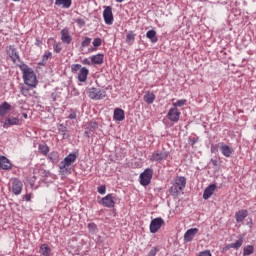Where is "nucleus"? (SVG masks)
<instances>
[{"label": "nucleus", "mask_w": 256, "mask_h": 256, "mask_svg": "<svg viewBox=\"0 0 256 256\" xmlns=\"http://www.w3.org/2000/svg\"><path fill=\"white\" fill-rule=\"evenodd\" d=\"M13 1H20V0H13Z\"/></svg>", "instance_id": "nucleus-61"}, {"label": "nucleus", "mask_w": 256, "mask_h": 256, "mask_svg": "<svg viewBox=\"0 0 256 256\" xmlns=\"http://www.w3.org/2000/svg\"><path fill=\"white\" fill-rule=\"evenodd\" d=\"M220 151L222 153V155H224V157H231V155H233L234 150L233 148H231L229 145L225 144V143H220Z\"/></svg>", "instance_id": "nucleus-15"}, {"label": "nucleus", "mask_w": 256, "mask_h": 256, "mask_svg": "<svg viewBox=\"0 0 256 256\" xmlns=\"http://www.w3.org/2000/svg\"><path fill=\"white\" fill-rule=\"evenodd\" d=\"M11 167H12L11 161H9L8 158L5 156H1L0 169H4L5 171H7L8 169H11Z\"/></svg>", "instance_id": "nucleus-21"}, {"label": "nucleus", "mask_w": 256, "mask_h": 256, "mask_svg": "<svg viewBox=\"0 0 256 256\" xmlns=\"http://www.w3.org/2000/svg\"><path fill=\"white\" fill-rule=\"evenodd\" d=\"M97 191L100 193V195H105L107 192V187L105 185H101L97 188Z\"/></svg>", "instance_id": "nucleus-40"}, {"label": "nucleus", "mask_w": 256, "mask_h": 256, "mask_svg": "<svg viewBox=\"0 0 256 256\" xmlns=\"http://www.w3.org/2000/svg\"><path fill=\"white\" fill-rule=\"evenodd\" d=\"M187 103V100H178L176 103H173V105L176 107H183Z\"/></svg>", "instance_id": "nucleus-45"}, {"label": "nucleus", "mask_w": 256, "mask_h": 256, "mask_svg": "<svg viewBox=\"0 0 256 256\" xmlns=\"http://www.w3.org/2000/svg\"><path fill=\"white\" fill-rule=\"evenodd\" d=\"M68 119H77V113L72 112L69 116Z\"/></svg>", "instance_id": "nucleus-50"}, {"label": "nucleus", "mask_w": 256, "mask_h": 256, "mask_svg": "<svg viewBox=\"0 0 256 256\" xmlns=\"http://www.w3.org/2000/svg\"><path fill=\"white\" fill-rule=\"evenodd\" d=\"M59 133L63 136V139H69V134H67V127L63 124H60L58 127Z\"/></svg>", "instance_id": "nucleus-34"}, {"label": "nucleus", "mask_w": 256, "mask_h": 256, "mask_svg": "<svg viewBox=\"0 0 256 256\" xmlns=\"http://www.w3.org/2000/svg\"><path fill=\"white\" fill-rule=\"evenodd\" d=\"M9 191H12L13 195H21V192L23 191V182L17 178H13Z\"/></svg>", "instance_id": "nucleus-6"}, {"label": "nucleus", "mask_w": 256, "mask_h": 256, "mask_svg": "<svg viewBox=\"0 0 256 256\" xmlns=\"http://www.w3.org/2000/svg\"><path fill=\"white\" fill-rule=\"evenodd\" d=\"M73 4L72 0H56L55 5L58 7H62V9H69L71 5Z\"/></svg>", "instance_id": "nucleus-26"}, {"label": "nucleus", "mask_w": 256, "mask_h": 256, "mask_svg": "<svg viewBox=\"0 0 256 256\" xmlns=\"http://www.w3.org/2000/svg\"><path fill=\"white\" fill-rule=\"evenodd\" d=\"M103 17L106 25H113V7L106 6L103 11Z\"/></svg>", "instance_id": "nucleus-9"}, {"label": "nucleus", "mask_w": 256, "mask_h": 256, "mask_svg": "<svg viewBox=\"0 0 256 256\" xmlns=\"http://www.w3.org/2000/svg\"><path fill=\"white\" fill-rule=\"evenodd\" d=\"M199 233V228H190L184 234L185 243H191L195 238V235Z\"/></svg>", "instance_id": "nucleus-12"}, {"label": "nucleus", "mask_w": 256, "mask_h": 256, "mask_svg": "<svg viewBox=\"0 0 256 256\" xmlns=\"http://www.w3.org/2000/svg\"><path fill=\"white\" fill-rule=\"evenodd\" d=\"M42 177H51V172L49 170H43Z\"/></svg>", "instance_id": "nucleus-49"}, {"label": "nucleus", "mask_w": 256, "mask_h": 256, "mask_svg": "<svg viewBox=\"0 0 256 256\" xmlns=\"http://www.w3.org/2000/svg\"><path fill=\"white\" fill-rule=\"evenodd\" d=\"M76 95H79V93H78V92H76Z\"/></svg>", "instance_id": "nucleus-60"}, {"label": "nucleus", "mask_w": 256, "mask_h": 256, "mask_svg": "<svg viewBox=\"0 0 256 256\" xmlns=\"http://www.w3.org/2000/svg\"><path fill=\"white\" fill-rule=\"evenodd\" d=\"M38 65L45 67V65H47V63L42 60L41 62L38 63Z\"/></svg>", "instance_id": "nucleus-55"}, {"label": "nucleus", "mask_w": 256, "mask_h": 256, "mask_svg": "<svg viewBox=\"0 0 256 256\" xmlns=\"http://www.w3.org/2000/svg\"><path fill=\"white\" fill-rule=\"evenodd\" d=\"M12 109L11 104H9L8 102H3L0 105V117H5V115H7V113H9Z\"/></svg>", "instance_id": "nucleus-19"}, {"label": "nucleus", "mask_w": 256, "mask_h": 256, "mask_svg": "<svg viewBox=\"0 0 256 256\" xmlns=\"http://www.w3.org/2000/svg\"><path fill=\"white\" fill-rule=\"evenodd\" d=\"M35 45H37V47H41V45H43V42H42V41H40V39H39V38H36Z\"/></svg>", "instance_id": "nucleus-51"}, {"label": "nucleus", "mask_w": 256, "mask_h": 256, "mask_svg": "<svg viewBox=\"0 0 256 256\" xmlns=\"http://www.w3.org/2000/svg\"><path fill=\"white\" fill-rule=\"evenodd\" d=\"M253 253H255V247H253V245L244 247L243 256L253 255Z\"/></svg>", "instance_id": "nucleus-33"}, {"label": "nucleus", "mask_w": 256, "mask_h": 256, "mask_svg": "<svg viewBox=\"0 0 256 256\" xmlns=\"http://www.w3.org/2000/svg\"><path fill=\"white\" fill-rule=\"evenodd\" d=\"M76 95H79V93H78V92H76Z\"/></svg>", "instance_id": "nucleus-59"}, {"label": "nucleus", "mask_w": 256, "mask_h": 256, "mask_svg": "<svg viewBox=\"0 0 256 256\" xmlns=\"http://www.w3.org/2000/svg\"><path fill=\"white\" fill-rule=\"evenodd\" d=\"M219 147H221V143H219V144H212L211 145V153H217V151H219Z\"/></svg>", "instance_id": "nucleus-42"}, {"label": "nucleus", "mask_w": 256, "mask_h": 256, "mask_svg": "<svg viewBox=\"0 0 256 256\" xmlns=\"http://www.w3.org/2000/svg\"><path fill=\"white\" fill-rule=\"evenodd\" d=\"M241 245H243V237H240L235 243L228 244L224 251H227L229 249H241Z\"/></svg>", "instance_id": "nucleus-25"}, {"label": "nucleus", "mask_w": 256, "mask_h": 256, "mask_svg": "<svg viewBox=\"0 0 256 256\" xmlns=\"http://www.w3.org/2000/svg\"><path fill=\"white\" fill-rule=\"evenodd\" d=\"M81 64H72L71 71L72 73H77V71H81Z\"/></svg>", "instance_id": "nucleus-38"}, {"label": "nucleus", "mask_w": 256, "mask_h": 256, "mask_svg": "<svg viewBox=\"0 0 256 256\" xmlns=\"http://www.w3.org/2000/svg\"><path fill=\"white\" fill-rule=\"evenodd\" d=\"M6 53L12 59L13 63H16L17 61H21V58L19 57V54L17 53V49L15 46L10 45L6 47Z\"/></svg>", "instance_id": "nucleus-10"}, {"label": "nucleus", "mask_w": 256, "mask_h": 256, "mask_svg": "<svg viewBox=\"0 0 256 256\" xmlns=\"http://www.w3.org/2000/svg\"><path fill=\"white\" fill-rule=\"evenodd\" d=\"M167 157H169V152L157 150L149 156V159L152 163H161V161L167 160Z\"/></svg>", "instance_id": "nucleus-4"}, {"label": "nucleus", "mask_w": 256, "mask_h": 256, "mask_svg": "<svg viewBox=\"0 0 256 256\" xmlns=\"http://www.w3.org/2000/svg\"><path fill=\"white\" fill-rule=\"evenodd\" d=\"M21 93L24 95V97H27L29 95V88L22 87Z\"/></svg>", "instance_id": "nucleus-46"}, {"label": "nucleus", "mask_w": 256, "mask_h": 256, "mask_svg": "<svg viewBox=\"0 0 256 256\" xmlns=\"http://www.w3.org/2000/svg\"><path fill=\"white\" fill-rule=\"evenodd\" d=\"M125 0H116V3H123Z\"/></svg>", "instance_id": "nucleus-58"}, {"label": "nucleus", "mask_w": 256, "mask_h": 256, "mask_svg": "<svg viewBox=\"0 0 256 256\" xmlns=\"http://www.w3.org/2000/svg\"><path fill=\"white\" fill-rule=\"evenodd\" d=\"M40 153H42V155H48L49 154V146L45 145V144H40L38 147Z\"/></svg>", "instance_id": "nucleus-36"}, {"label": "nucleus", "mask_w": 256, "mask_h": 256, "mask_svg": "<svg viewBox=\"0 0 256 256\" xmlns=\"http://www.w3.org/2000/svg\"><path fill=\"white\" fill-rule=\"evenodd\" d=\"M147 39H150L151 43H157L159 38H157V32L155 30H149L146 33Z\"/></svg>", "instance_id": "nucleus-27"}, {"label": "nucleus", "mask_w": 256, "mask_h": 256, "mask_svg": "<svg viewBox=\"0 0 256 256\" xmlns=\"http://www.w3.org/2000/svg\"><path fill=\"white\" fill-rule=\"evenodd\" d=\"M249 215V211L247 209H242L235 214V219L238 223H242V221Z\"/></svg>", "instance_id": "nucleus-22"}, {"label": "nucleus", "mask_w": 256, "mask_h": 256, "mask_svg": "<svg viewBox=\"0 0 256 256\" xmlns=\"http://www.w3.org/2000/svg\"><path fill=\"white\" fill-rule=\"evenodd\" d=\"M157 253H159V248L153 247L150 252L148 253V256H156Z\"/></svg>", "instance_id": "nucleus-44"}, {"label": "nucleus", "mask_w": 256, "mask_h": 256, "mask_svg": "<svg viewBox=\"0 0 256 256\" xmlns=\"http://www.w3.org/2000/svg\"><path fill=\"white\" fill-rule=\"evenodd\" d=\"M20 69L23 73V81L25 85H28L30 89H35V87H37L38 81L33 69L29 68L27 64L20 65Z\"/></svg>", "instance_id": "nucleus-1"}, {"label": "nucleus", "mask_w": 256, "mask_h": 256, "mask_svg": "<svg viewBox=\"0 0 256 256\" xmlns=\"http://www.w3.org/2000/svg\"><path fill=\"white\" fill-rule=\"evenodd\" d=\"M88 97L95 100L105 99V97H107V92L105 90H99L95 87H92L89 89Z\"/></svg>", "instance_id": "nucleus-5"}, {"label": "nucleus", "mask_w": 256, "mask_h": 256, "mask_svg": "<svg viewBox=\"0 0 256 256\" xmlns=\"http://www.w3.org/2000/svg\"><path fill=\"white\" fill-rule=\"evenodd\" d=\"M117 202V197L113 196V194H108L103 197L98 203L103 205V207H115V203Z\"/></svg>", "instance_id": "nucleus-7"}, {"label": "nucleus", "mask_w": 256, "mask_h": 256, "mask_svg": "<svg viewBox=\"0 0 256 256\" xmlns=\"http://www.w3.org/2000/svg\"><path fill=\"white\" fill-rule=\"evenodd\" d=\"M88 229H89V233H91V235H95V233H97V231H99V229L97 228V224H95L93 222L88 224Z\"/></svg>", "instance_id": "nucleus-35"}, {"label": "nucleus", "mask_w": 256, "mask_h": 256, "mask_svg": "<svg viewBox=\"0 0 256 256\" xmlns=\"http://www.w3.org/2000/svg\"><path fill=\"white\" fill-rule=\"evenodd\" d=\"M40 253L41 255L49 256L51 255V248H49V245L47 244H42L40 247Z\"/></svg>", "instance_id": "nucleus-30"}, {"label": "nucleus", "mask_w": 256, "mask_h": 256, "mask_svg": "<svg viewBox=\"0 0 256 256\" xmlns=\"http://www.w3.org/2000/svg\"><path fill=\"white\" fill-rule=\"evenodd\" d=\"M105 59V55L98 53L96 55L91 56L92 65H103V61Z\"/></svg>", "instance_id": "nucleus-18"}, {"label": "nucleus", "mask_w": 256, "mask_h": 256, "mask_svg": "<svg viewBox=\"0 0 256 256\" xmlns=\"http://www.w3.org/2000/svg\"><path fill=\"white\" fill-rule=\"evenodd\" d=\"M174 184L176 187H179L180 189L183 190L187 185V178H185L184 176H179L175 179Z\"/></svg>", "instance_id": "nucleus-24"}, {"label": "nucleus", "mask_w": 256, "mask_h": 256, "mask_svg": "<svg viewBox=\"0 0 256 256\" xmlns=\"http://www.w3.org/2000/svg\"><path fill=\"white\" fill-rule=\"evenodd\" d=\"M135 37L136 34L133 33V31H129L126 35V43H128V45H133V43L135 42Z\"/></svg>", "instance_id": "nucleus-31"}, {"label": "nucleus", "mask_w": 256, "mask_h": 256, "mask_svg": "<svg viewBox=\"0 0 256 256\" xmlns=\"http://www.w3.org/2000/svg\"><path fill=\"white\" fill-rule=\"evenodd\" d=\"M199 141V137L197 138H189V143L190 145L193 147L195 145V143H197Z\"/></svg>", "instance_id": "nucleus-48"}, {"label": "nucleus", "mask_w": 256, "mask_h": 256, "mask_svg": "<svg viewBox=\"0 0 256 256\" xmlns=\"http://www.w3.org/2000/svg\"><path fill=\"white\" fill-rule=\"evenodd\" d=\"M82 64L83 65H91V61H89L87 58H85L84 60H82Z\"/></svg>", "instance_id": "nucleus-53"}, {"label": "nucleus", "mask_w": 256, "mask_h": 256, "mask_svg": "<svg viewBox=\"0 0 256 256\" xmlns=\"http://www.w3.org/2000/svg\"><path fill=\"white\" fill-rule=\"evenodd\" d=\"M53 101H57V98H55V93H52Z\"/></svg>", "instance_id": "nucleus-56"}, {"label": "nucleus", "mask_w": 256, "mask_h": 256, "mask_svg": "<svg viewBox=\"0 0 256 256\" xmlns=\"http://www.w3.org/2000/svg\"><path fill=\"white\" fill-rule=\"evenodd\" d=\"M48 159L51 161V163H59V153L56 151L51 152L48 155Z\"/></svg>", "instance_id": "nucleus-32"}, {"label": "nucleus", "mask_w": 256, "mask_h": 256, "mask_svg": "<svg viewBox=\"0 0 256 256\" xmlns=\"http://www.w3.org/2000/svg\"><path fill=\"white\" fill-rule=\"evenodd\" d=\"M211 163H212V165H214V167H217V165H218V162L215 159H211Z\"/></svg>", "instance_id": "nucleus-54"}, {"label": "nucleus", "mask_w": 256, "mask_h": 256, "mask_svg": "<svg viewBox=\"0 0 256 256\" xmlns=\"http://www.w3.org/2000/svg\"><path fill=\"white\" fill-rule=\"evenodd\" d=\"M97 129H99V123H97L96 121L88 122V126L84 132V137L89 139V137H91V134L95 133V131H97Z\"/></svg>", "instance_id": "nucleus-11"}, {"label": "nucleus", "mask_w": 256, "mask_h": 256, "mask_svg": "<svg viewBox=\"0 0 256 256\" xmlns=\"http://www.w3.org/2000/svg\"><path fill=\"white\" fill-rule=\"evenodd\" d=\"M55 53H61V46L57 43L53 45Z\"/></svg>", "instance_id": "nucleus-47"}, {"label": "nucleus", "mask_w": 256, "mask_h": 256, "mask_svg": "<svg viewBox=\"0 0 256 256\" xmlns=\"http://www.w3.org/2000/svg\"><path fill=\"white\" fill-rule=\"evenodd\" d=\"M101 43H103V40L101 38H95L92 42L93 47H101Z\"/></svg>", "instance_id": "nucleus-39"}, {"label": "nucleus", "mask_w": 256, "mask_h": 256, "mask_svg": "<svg viewBox=\"0 0 256 256\" xmlns=\"http://www.w3.org/2000/svg\"><path fill=\"white\" fill-rule=\"evenodd\" d=\"M165 224V220L161 217H157L150 222V233H157L161 227Z\"/></svg>", "instance_id": "nucleus-8"}, {"label": "nucleus", "mask_w": 256, "mask_h": 256, "mask_svg": "<svg viewBox=\"0 0 256 256\" xmlns=\"http://www.w3.org/2000/svg\"><path fill=\"white\" fill-rule=\"evenodd\" d=\"M75 23H77V25H79V27H85V19H83V18H77L75 20Z\"/></svg>", "instance_id": "nucleus-43"}, {"label": "nucleus", "mask_w": 256, "mask_h": 256, "mask_svg": "<svg viewBox=\"0 0 256 256\" xmlns=\"http://www.w3.org/2000/svg\"><path fill=\"white\" fill-rule=\"evenodd\" d=\"M144 101L145 103H148V105H151L155 101V94L153 92L148 91L146 95H144Z\"/></svg>", "instance_id": "nucleus-28"}, {"label": "nucleus", "mask_w": 256, "mask_h": 256, "mask_svg": "<svg viewBox=\"0 0 256 256\" xmlns=\"http://www.w3.org/2000/svg\"><path fill=\"white\" fill-rule=\"evenodd\" d=\"M179 191H183V189H181L180 187L176 186L175 184H173L171 186V188L169 189V193L173 196V197H179Z\"/></svg>", "instance_id": "nucleus-29"}, {"label": "nucleus", "mask_w": 256, "mask_h": 256, "mask_svg": "<svg viewBox=\"0 0 256 256\" xmlns=\"http://www.w3.org/2000/svg\"><path fill=\"white\" fill-rule=\"evenodd\" d=\"M89 45H91V38L85 37L81 43V47H89Z\"/></svg>", "instance_id": "nucleus-37"}, {"label": "nucleus", "mask_w": 256, "mask_h": 256, "mask_svg": "<svg viewBox=\"0 0 256 256\" xmlns=\"http://www.w3.org/2000/svg\"><path fill=\"white\" fill-rule=\"evenodd\" d=\"M60 33H61L62 43H66L67 45H70L71 41H73V37H71V34H69V28L62 29Z\"/></svg>", "instance_id": "nucleus-14"}, {"label": "nucleus", "mask_w": 256, "mask_h": 256, "mask_svg": "<svg viewBox=\"0 0 256 256\" xmlns=\"http://www.w3.org/2000/svg\"><path fill=\"white\" fill-rule=\"evenodd\" d=\"M13 125H19V118L17 117L7 118L3 124V127L4 129H7V127H13Z\"/></svg>", "instance_id": "nucleus-23"}, {"label": "nucleus", "mask_w": 256, "mask_h": 256, "mask_svg": "<svg viewBox=\"0 0 256 256\" xmlns=\"http://www.w3.org/2000/svg\"><path fill=\"white\" fill-rule=\"evenodd\" d=\"M153 179V168H146L139 176L140 185L147 187Z\"/></svg>", "instance_id": "nucleus-3"}, {"label": "nucleus", "mask_w": 256, "mask_h": 256, "mask_svg": "<svg viewBox=\"0 0 256 256\" xmlns=\"http://www.w3.org/2000/svg\"><path fill=\"white\" fill-rule=\"evenodd\" d=\"M52 57H53V54L51 52H48V53L43 55L42 61L47 63V61H49V59H51Z\"/></svg>", "instance_id": "nucleus-41"}, {"label": "nucleus", "mask_w": 256, "mask_h": 256, "mask_svg": "<svg viewBox=\"0 0 256 256\" xmlns=\"http://www.w3.org/2000/svg\"><path fill=\"white\" fill-rule=\"evenodd\" d=\"M215 189H217V185L215 184H210L208 187H206L203 193V199H209L211 195H213Z\"/></svg>", "instance_id": "nucleus-17"}, {"label": "nucleus", "mask_w": 256, "mask_h": 256, "mask_svg": "<svg viewBox=\"0 0 256 256\" xmlns=\"http://www.w3.org/2000/svg\"><path fill=\"white\" fill-rule=\"evenodd\" d=\"M87 77H89V69H87V67H82L78 73V81L80 83H85Z\"/></svg>", "instance_id": "nucleus-16"}, {"label": "nucleus", "mask_w": 256, "mask_h": 256, "mask_svg": "<svg viewBox=\"0 0 256 256\" xmlns=\"http://www.w3.org/2000/svg\"><path fill=\"white\" fill-rule=\"evenodd\" d=\"M22 115H23L24 119H27V118H28L27 113H23Z\"/></svg>", "instance_id": "nucleus-57"}, {"label": "nucleus", "mask_w": 256, "mask_h": 256, "mask_svg": "<svg viewBox=\"0 0 256 256\" xmlns=\"http://www.w3.org/2000/svg\"><path fill=\"white\" fill-rule=\"evenodd\" d=\"M77 155L78 153H70L67 157L64 158L59 166L60 173H63V175L71 174V168H69V166L77 161Z\"/></svg>", "instance_id": "nucleus-2"}, {"label": "nucleus", "mask_w": 256, "mask_h": 256, "mask_svg": "<svg viewBox=\"0 0 256 256\" xmlns=\"http://www.w3.org/2000/svg\"><path fill=\"white\" fill-rule=\"evenodd\" d=\"M181 117V112L177 108H171L168 112V119L173 123H177Z\"/></svg>", "instance_id": "nucleus-13"}, {"label": "nucleus", "mask_w": 256, "mask_h": 256, "mask_svg": "<svg viewBox=\"0 0 256 256\" xmlns=\"http://www.w3.org/2000/svg\"><path fill=\"white\" fill-rule=\"evenodd\" d=\"M23 199H25V201H31V194H25Z\"/></svg>", "instance_id": "nucleus-52"}, {"label": "nucleus", "mask_w": 256, "mask_h": 256, "mask_svg": "<svg viewBox=\"0 0 256 256\" xmlns=\"http://www.w3.org/2000/svg\"><path fill=\"white\" fill-rule=\"evenodd\" d=\"M114 120L115 121H125V111L121 108L114 109Z\"/></svg>", "instance_id": "nucleus-20"}]
</instances>
